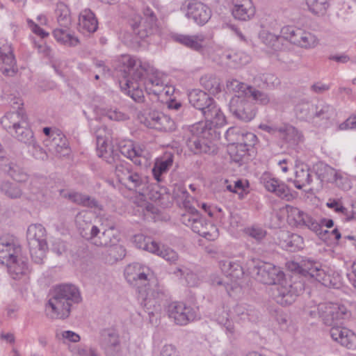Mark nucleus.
<instances>
[{
	"instance_id": "obj_1",
	"label": "nucleus",
	"mask_w": 356,
	"mask_h": 356,
	"mask_svg": "<svg viewBox=\"0 0 356 356\" xmlns=\"http://www.w3.org/2000/svg\"><path fill=\"white\" fill-rule=\"evenodd\" d=\"M120 63L123 72L121 88L135 102H143V88L149 94L159 95L161 92L162 81L154 76L153 68L148 63L130 55H122Z\"/></svg>"
},
{
	"instance_id": "obj_2",
	"label": "nucleus",
	"mask_w": 356,
	"mask_h": 356,
	"mask_svg": "<svg viewBox=\"0 0 356 356\" xmlns=\"http://www.w3.org/2000/svg\"><path fill=\"white\" fill-rule=\"evenodd\" d=\"M202 115L205 122L192 127V136L187 140L186 145L195 154H213L216 151L215 141L220 138L218 129L226 124V117L215 101L203 111Z\"/></svg>"
},
{
	"instance_id": "obj_3",
	"label": "nucleus",
	"mask_w": 356,
	"mask_h": 356,
	"mask_svg": "<svg viewBox=\"0 0 356 356\" xmlns=\"http://www.w3.org/2000/svg\"><path fill=\"white\" fill-rule=\"evenodd\" d=\"M96 154L109 164L115 165V173L119 182L129 191L138 193L147 186V181L139 172L134 170L131 165L120 160L118 150H114L108 143L109 134L106 127L96 131Z\"/></svg>"
},
{
	"instance_id": "obj_4",
	"label": "nucleus",
	"mask_w": 356,
	"mask_h": 356,
	"mask_svg": "<svg viewBox=\"0 0 356 356\" xmlns=\"http://www.w3.org/2000/svg\"><path fill=\"white\" fill-rule=\"evenodd\" d=\"M256 279L268 285H275L273 297L275 301L281 305L292 304L297 297L296 291L291 284H287L285 274L280 267L271 263L260 262L254 267Z\"/></svg>"
},
{
	"instance_id": "obj_5",
	"label": "nucleus",
	"mask_w": 356,
	"mask_h": 356,
	"mask_svg": "<svg viewBox=\"0 0 356 356\" xmlns=\"http://www.w3.org/2000/svg\"><path fill=\"white\" fill-rule=\"evenodd\" d=\"M82 298L78 288L74 284H63L54 287L45 305V314L49 319H66L74 304Z\"/></svg>"
},
{
	"instance_id": "obj_6",
	"label": "nucleus",
	"mask_w": 356,
	"mask_h": 356,
	"mask_svg": "<svg viewBox=\"0 0 356 356\" xmlns=\"http://www.w3.org/2000/svg\"><path fill=\"white\" fill-rule=\"evenodd\" d=\"M1 124L19 141L26 145L33 143V133L29 127L28 117L22 109L7 113L1 118Z\"/></svg>"
},
{
	"instance_id": "obj_7",
	"label": "nucleus",
	"mask_w": 356,
	"mask_h": 356,
	"mask_svg": "<svg viewBox=\"0 0 356 356\" xmlns=\"http://www.w3.org/2000/svg\"><path fill=\"white\" fill-rule=\"evenodd\" d=\"M296 270L305 277L312 278L326 287L339 288L341 286L339 273L332 274L322 268L321 264L310 259L301 261L300 264H293Z\"/></svg>"
},
{
	"instance_id": "obj_8",
	"label": "nucleus",
	"mask_w": 356,
	"mask_h": 356,
	"mask_svg": "<svg viewBox=\"0 0 356 356\" xmlns=\"http://www.w3.org/2000/svg\"><path fill=\"white\" fill-rule=\"evenodd\" d=\"M181 221L199 235L209 241H214L218 236V228L204 218L197 209L190 207L181 217Z\"/></svg>"
},
{
	"instance_id": "obj_9",
	"label": "nucleus",
	"mask_w": 356,
	"mask_h": 356,
	"mask_svg": "<svg viewBox=\"0 0 356 356\" xmlns=\"http://www.w3.org/2000/svg\"><path fill=\"white\" fill-rule=\"evenodd\" d=\"M282 36L291 43L304 49H313L318 44L317 37L311 32L292 26L281 29Z\"/></svg>"
},
{
	"instance_id": "obj_10",
	"label": "nucleus",
	"mask_w": 356,
	"mask_h": 356,
	"mask_svg": "<svg viewBox=\"0 0 356 356\" xmlns=\"http://www.w3.org/2000/svg\"><path fill=\"white\" fill-rule=\"evenodd\" d=\"M318 314L323 323L328 326L333 327L342 319L348 318L350 313L343 305L336 303H321L317 307Z\"/></svg>"
},
{
	"instance_id": "obj_11",
	"label": "nucleus",
	"mask_w": 356,
	"mask_h": 356,
	"mask_svg": "<svg viewBox=\"0 0 356 356\" xmlns=\"http://www.w3.org/2000/svg\"><path fill=\"white\" fill-rule=\"evenodd\" d=\"M138 119L141 123L151 129L162 131L175 129V124L171 118L157 111H145L138 115Z\"/></svg>"
},
{
	"instance_id": "obj_12",
	"label": "nucleus",
	"mask_w": 356,
	"mask_h": 356,
	"mask_svg": "<svg viewBox=\"0 0 356 356\" xmlns=\"http://www.w3.org/2000/svg\"><path fill=\"white\" fill-rule=\"evenodd\" d=\"M229 111L233 115L243 122H250L256 115L255 106L245 95H234L229 103Z\"/></svg>"
},
{
	"instance_id": "obj_13",
	"label": "nucleus",
	"mask_w": 356,
	"mask_h": 356,
	"mask_svg": "<svg viewBox=\"0 0 356 356\" xmlns=\"http://www.w3.org/2000/svg\"><path fill=\"white\" fill-rule=\"evenodd\" d=\"M155 7L145 6L143 8V17L139 23L135 22L131 24L134 33L140 38H145L149 35L154 34L158 31V19L155 13Z\"/></svg>"
},
{
	"instance_id": "obj_14",
	"label": "nucleus",
	"mask_w": 356,
	"mask_h": 356,
	"mask_svg": "<svg viewBox=\"0 0 356 356\" xmlns=\"http://www.w3.org/2000/svg\"><path fill=\"white\" fill-rule=\"evenodd\" d=\"M168 315L177 325H186L196 318L195 310L182 302H172L167 308Z\"/></svg>"
},
{
	"instance_id": "obj_15",
	"label": "nucleus",
	"mask_w": 356,
	"mask_h": 356,
	"mask_svg": "<svg viewBox=\"0 0 356 356\" xmlns=\"http://www.w3.org/2000/svg\"><path fill=\"white\" fill-rule=\"evenodd\" d=\"M186 17L198 25L205 24L211 17V10L204 3L197 0L186 1Z\"/></svg>"
},
{
	"instance_id": "obj_16",
	"label": "nucleus",
	"mask_w": 356,
	"mask_h": 356,
	"mask_svg": "<svg viewBox=\"0 0 356 356\" xmlns=\"http://www.w3.org/2000/svg\"><path fill=\"white\" fill-rule=\"evenodd\" d=\"M149 287L145 288L146 297L141 302V305L149 314H153L154 312L160 309V302L164 293L162 289L158 285L156 280H150Z\"/></svg>"
},
{
	"instance_id": "obj_17",
	"label": "nucleus",
	"mask_w": 356,
	"mask_h": 356,
	"mask_svg": "<svg viewBox=\"0 0 356 356\" xmlns=\"http://www.w3.org/2000/svg\"><path fill=\"white\" fill-rule=\"evenodd\" d=\"M146 271L148 269L138 263L128 265L124 270V277L131 285L142 289L149 284L150 280Z\"/></svg>"
},
{
	"instance_id": "obj_18",
	"label": "nucleus",
	"mask_w": 356,
	"mask_h": 356,
	"mask_svg": "<svg viewBox=\"0 0 356 356\" xmlns=\"http://www.w3.org/2000/svg\"><path fill=\"white\" fill-rule=\"evenodd\" d=\"M101 346L106 356H118L121 351V343L118 332L112 328L102 330Z\"/></svg>"
},
{
	"instance_id": "obj_19",
	"label": "nucleus",
	"mask_w": 356,
	"mask_h": 356,
	"mask_svg": "<svg viewBox=\"0 0 356 356\" xmlns=\"http://www.w3.org/2000/svg\"><path fill=\"white\" fill-rule=\"evenodd\" d=\"M219 266L226 276V279L231 282V289H236L239 281L243 277L244 271L241 265L232 259H225L219 261Z\"/></svg>"
},
{
	"instance_id": "obj_20",
	"label": "nucleus",
	"mask_w": 356,
	"mask_h": 356,
	"mask_svg": "<svg viewBox=\"0 0 356 356\" xmlns=\"http://www.w3.org/2000/svg\"><path fill=\"white\" fill-rule=\"evenodd\" d=\"M21 253V246L10 237L0 238V262L8 265L16 261Z\"/></svg>"
},
{
	"instance_id": "obj_21",
	"label": "nucleus",
	"mask_w": 356,
	"mask_h": 356,
	"mask_svg": "<svg viewBox=\"0 0 356 356\" xmlns=\"http://www.w3.org/2000/svg\"><path fill=\"white\" fill-rule=\"evenodd\" d=\"M260 181L268 191L273 193L277 197L287 201L293 199L294 197L288 186L278 179L271 177L269 174H263Z\"/></svg>"
},
{
	"instance_id": "obj_22",
	"label": "nucleus",
	"mask_w": 356,
	"mask_h": 356,
	"mask_svg": "<svg viewBox=\"0 0 356 356\" xmlns=\"http://www.w3.org/2000/svg\"><path fill=\"white\" fill-rule=\"evenodd\" d=\"M231 11L235 19L247 22L254 17L256 8L252 0H232Z\"/></svg>"
},
{
	"instance_id": "obj_23",
	"label": "nucleus",
	"mask_w": 356,
	"mask_h": 356,
	"mask_svg": "<svg viewBox=\"0 0 356 356\" xmlns=\"http://www.w3.org/2000/svg\"><path fill=\"white\" fill-rule=\"evenodd\" d=\"M279 245L284 249L295 252L303 248L304 240L297 234L291 233L286 230H280L277 233Z\"/></svg>"
},
{
	"instance_id": "obj_24",
	"label": "nucleus",
	"mask_w": 356,
	"mask_h": 356,
	"mask_svg": "<svg viewBox=\"0 0 356 356\" xmlns=\"http://www.w3.org/2000/svg\"><path fill=\"white\" fill-rule=\"evenodd\" d=\"M50 139H44V145L47 151L55 155L65 156L70 150L66 137L61 133H54Z\"/></svg>"
},
{
	"instance_id": "obj_25",
	"label": "nucleus",
	"mask_w": 356,
	"mask_h": 356,
	"mask_svg": "<svg viewBox=\"0 0 356 356\" xmlns=\"http://www.w3.org/2000/svg\"><path fill=\"white\" fill-rule=\"evenodd\" d=\"M334 112L332 105L325 102H318L314 104L313 124L315 126L327 127Z\"/></svg>"
},
{
	"instance_id": "obj_26",
	"label": "nucleus",
	"mask_w": 356,
	"mask_h": 356,
	"mask_svg": "<svg viewBox=\"0 0 356 356\" xmlns=\"http://www.w3.org/2000/svg\"><path fill=\"white\" fill-rule=\"evenodd\" d=\"M0 71L8 76H13L17 72L16 61L11 49V47L4 45L0 47Z\"/></svg>"
},
{
	"instance_id": "obj_27",
	"label": "nucleus",
	"mask_w": 356,
	"mask_h": 356,
	"mask_svg": "<svg viewBox=\"0 0 356 356\" xmlns=\"http://www.w3.org/2000/svg\"><path fill=\"white\" fill-rule=\"evenodd\" d=\"M125 248L121 244H113L104 248L101 252V259L106 264L113 265L126 256Z\"/></svg>"
},
{
	"instance_id": "obj_28",
	"label": "nucleus",
	"mask_w": 356,
	"mask_h": 356,
	"mask_svg": "<svg viewBox=\"0 0 356 356\" xmlns=\"http://www.w3.org/2000/svg\"><path fill=\"white\" fill-rule=\"evenodd\" d=\"M113 227L105 229L102 225L101 227L93 225L90 230V243L97 246H107L112 242L114 237Z\"/></svg>"
},
{
	"instance_id": "obj_29",
	"label": "nucleus",
	"mask_w": 356,
	"mask_h": 356,
	"mask_svg": "<svg viewBox=\"0 0 356 356\" xmlns=\"http://www.w3.org/2000/svg\"><path fill=\"white\" fill-rule=\"evenodd\" d=\"M188 97L189 103L196 109L201 111L202 113L214 102L207 93L199 89L190 91Z\"/></svg>"
},
{
	"instance_id": "obj_30",
	"label": "nucleus",
	"mask_w": 356,
	"mask_h": 356,
	"mask_svg": "<svg viewBox=\"0 0 356 356\" xmlns=\"http://www.w3.org/2000/svg\"><path fill=\"white\" fill-rule=\"evenodd\" d=\"M6 266H7L8 273L13 279L21 280L24 278V280H26L28 279L30 270L26 259L18 257L16 261L10 262V264Z\"/></svg>"
},
{
	"instance_id": "obj_31",
	"label": "nucleus",
	"mask_w": 356,
	"mask_h": 356,
	"mask_svg": "<svg viewBox=\"0 0 356 356\" xmlns=\"http://www.w3.org/2000/svg\"><path fill=\"white\" fill-rule=\"evenodd\" d=\"M312 175L310 169L307 164L300 163L295 166V179L293 184L298 189L309 186L312 184Z\"/></svg>"
},
{
	"instance_id": "obj_32",
	"label": "nucleus",
	"mask_w": 356,
	"mask_h": 356,
	"mask_svg": "<svg viewBox=\"0 0 356 356\" xmlns=\"http://www.w3.org/2000/svg\"><path fill=\"white\" fill-rule=\"evenodd\" d=\"M173 163V156L170 154L157 159L152 170L154 179L158 181H162V175L169 170Z\"/></svg>"
},
{
	"instance_id": "obj_33",
	"label": "nucleus",
	"mask_w": 356,
	"mask_h": 356,
	"mask_svg": "<svg viewBox=\"0 0 356 356\" xmlns=\"http://www.w3.org/2000/svg\"><path fill=\"white\" fill-rule=\"evenodd\" d=\"M176 42L195 51H200L202 48V43L204 41V36L202 34L184 35L177 34L174 36Z\"/></svg>"
},
{
	"instance_id": "obj_34",
	"label": "nucleus",
	"mask_w": 356,
	"mask_h": 356,
	"mask_svg": "<svg viewBox=\"0 0 356 356\" xmlns=\"http://www.w3.org/2000/svg\"><path fill=\"white\" fill-rule=\"evenodd\" d=\"M28 245L43 244L47 243L45 228L41 224H34L27 229Z\"/></svg>"
},
{
	"instance_id": "obj_35",
	"label": "nucleus",
	"mask_w": 356,
	"mask_h": 356,
	"mask_svg": "<svg viewBox=\"0 0 356 356\" xmlns=\"http://www.w3.org/2000/svg\"><path fill=\"white\" fill-rule=\"evenodd\" d=\"M314 104L308 101H300L295 106L294 112L296 118L301 121L313 124Z\"/></svg>"
},
{
	"instance_id": "obj_36",
	"label": "nucleus",
	"mask_w": 356,
	"mask_h": 356,
	"mask_svg": "<svg viewBox=\"0 0 356 356\" xmlns=\"http://www.w3.org/2000/svg\"><path fill=\"white\" fill-rule=\"evenodd\" d=\"M278 136L287 143L295 145L300 140L302 135L293 126L284 124L279 127Z\"/></svg>"
},
{
	"instance_id": "obj_37",
	"label": "nucleus",
	"mask_w": 356,
	"mask_h": 356,
	"mask_svg": "<svg viewBox=\"0 0 356 356\" xmlns=\"http://www.w3.org/2000/svg\"><path fill=\"white\" fill-rule=\"evenodd\" d=\"M120 152L122 155L131 160L137 165H142V159L145 160V156H143L144 150L140 147L135 146L131 143L129 145L120 147Z\"/></svg>"
},
{
	"instance_id": "obj_38",
	"label": "nucleus",
	"mask_w": 356,
	"mask_h": 356,
	"mask_svg": "<svg viewBox=\"0 0 356 356\" xmlns=\"http://www.w3.org/2000/svg\"><path fill=\"white\" fill-rule=\"evenodd\" d=\"M316 175L321 181L332 183L337 176V170L324 163H319L315 167Z\"/></svg>"
},
{
	"instance_id": "obj_39",
	"label": "nucleus",
	"mask_w": 356,
	"mask_h": 356,
	"mask_svg": "<svg viewBox=\"0 0 356 356\" xmlns=\"http://www.w3.org/2000/svg\"><path fill=\"white\" fill-rule=\"evenodd\" d=\"M4 170L16 181L25 182L29 179V175L24 169L15 163L10 162L6 165Z\"/></svg>"
},
{
	"instance_id": "obj_40",
	"label": "nucleus",
	"mask_w": 356,
	"mask_h": 356,
	"mask_svg": "<svg viewBox=\"0 0 356 356\" xmlns=\"http://www.w3.org/2000/svg\"><path fill=\"white\" fill-rule=\"evenodd\" d=\"M57 22L61 28L69 29L72 24V18L69 8L63 3L57 4L56 9Z\"/></svg>"
},
{
	"instance_id": "obj_41",
	"label": "nucleus",
	"mask_w": 356,
	"mask_h": 356,
	"mask_svg": "<svg viewBox=\"0 0 356 356\" xmlns=\"http://www.w3.org/2000/svg\"><path fill=\"white\" fill-rule=\"evenodd\" d=\"M133 243L139 249H143L152 253L158 251V243L143 234H138L134 235L133 237Z\"/></svg>"
},
{
	"instance_id": "obj_42",
	"label": "nucleus",
	"mask_w": 356,
	"mask_h": 356,
	"mask_svg": "<svg viewBox=\"0 0 356 356\" xmlns=\"http://www.w3.org/2000/svg\"><path fill=\"white\" fill-rule=\"evenodd\" d=\"M200 83L212 95H216L220 92V79L216 76L211 74L204 75L200 78Z\"/></svg>"
},
{
	"instance_id": "obj_43",
	"label": "nucleus",
	"mask_w": 356,
	"mask_h": 356,
	"mask_svg": "<svg viewBox=\"0 0 356 356\" xmlns=\"http://www.w3.org/2000/svg\"><path fill=\"white\" fill-rule=\"evenodd\" d=\"M326 206L332 209L334 212L344 216L346 221H350L354 219L353 209L350 211H348V209L343 206L342 201L339 199H329L326 203Z\"/></svg>"
},
{
	"instance_id": "obj_44",
	"label": "nucleus",
	"mask_w": 356,
	"mask_h": 356,
	"mask_svg": "<svg viewBox=\"0 0 356 356\" xmlns=\"http://www.w3.org/2000/svg\"><path fill=\"white\" fill-rule=\"evenodd\" d=\"M68 29L65 28L56 29L53 31V35L58 42L69 46H75L78 44L79 40L73 36L68 31Z\"/></svg>"
},
{
	"instance_id": "obj_45",
	"label": "nucleus",
	"mask_w": 356,
	"mask_h": 356,
	"mask_svg": "<svg viewBox=\"0 0 356 356\" xmlns=\"http://www.w3.org/2000/svg\"><path fill=\"white\" fill-rule=\"evenodd\" d=\"M309 10L314 15L323 16L330 6L329 0H306Z\"/></svg>"
},
{
	"instance_id": "obj_46",
	"label": "nucleus",
	"mask_w": 356,
	"mask_h": 356,
	"mask_svg": "<svg viewBox=\"0 0 356 356\" xmlns=\"http://www.w3.org/2000/svg\"><path fill=\"white\" fill-rule=\"evenodd\" d=\"M29 247L32 260L38 264H42L48 250L47 243L29 245Z\"/></svg>"
},
{
	"instance_id": "obj_47",
	"label": "nucleus",
	"mask_w": 356,
	"mask_h": 356,
	"mask_svg": "<svg viewBox=\"0 0 356 356\" xmlns=\"http://www.w3.org/2000/svg\"><path fill=\"white\" fill-rule=\"evenodd\" d=\"M297 227H306L318 235H321L323 233L321 224L307 213L303 215L302 220H300V225Z\"/></svg>"
},
{
	"instance_id": "obj_48",
	"label": "nucleus",
	"mask_w": 356,
	"mask_h": 356,
	"mask_svg": "<svg viewBox=\"0 0 356 356\" xmlns=\"http://www.w3.org/2000/svg\"><path fill=\"white\" fill-rule=\"evenodd\" d=\"M173 195L175 197L182 200L184 207L186 211L188 210L190 207H194V206L192 205L193 198L189 195L185 186L181 185L177 186L173 191Z\"/></svg>"
},
{
	"instance_id": "obj_49",
	"label": "nucleus",
	"mask_w": 356,
	"mask_h": 356,
	"mask_svg": "<svg viewBox=\"0 0 356 356\" xmlns=\"http://www.w3.org/2000/svg\"><path fill=\"white\" fill-rule=\"evenodd\" d=\"M75 222L81 235L86 237L88 234L87 230L89 228V213L88 211L83 210L77 213Z\"/></svg>"
},
{
	"instance_id": "obj_50",
	"label": "nucleus",
	"mask_w": 356,
	"mask_h": 356,
	"mask_svg": "<svg viewBox=\"0 0 356 356\" xmlns=\"http://www.w3.org/2000/svg\"><path fill=\"white\" fill-rule=\"evenodd\" d=\"M286 211L287 213V220L293 226L298 227L300 222L302 220L303 215L306 213L297 207L286 205Z\"/></svg>"
},
{
	"instance_id": "obj_51",
	"label": "nucleus",
	"mask_w": 356,
	"mask_h": 356,
	"mask_svg": "<svg viewBox=\"0 0 356 356\" xmlns=\"http://www.w3.org/2000/svg\"><path fill=\"white\" fill-rule=\"evenodd\" d=\"M0 189L3 193L10 198H18L22 194V190L17 185L8 181L1 184Z\"/></svg>"
},
{
	"instance_id": "obj_52",
	"label": "nucleus",
	"mask_w": 356,
	"mask_h": 356,
	"mask_svg": "<svg viewBox=\"0 0 356 356\" xmlns=\"http://www.w3.org/2000/svg\"><path fill=\"white\" fill-rule=\"evenodd\" d=\"M229 155L232 161L238 165H241L243 159L248 156V149L241 148L239 145L229 147Z\"/></svg>"
},
{
	"instance_id": "obj_53",
	"label": "nucleus",
	"mask_w": 356,
	"mask_h": 356,
	"mask_svg": "<svg viewBox=\"0 0 356 356\" xmlns=\"http://www.w3.org/2000/svg\"><path fill=\"white\" fill-rule=\"evenodd\" d=\"M332 184L345 191H348L352 188V183L348 176L340 170L337 171V176Z\"/></svg>"
},
{
	"instance_id": "obj_54",
	"label": "nucleus",
	"mask_w": 356,
	"mask_h": 356,
	"mask_svg": "<svg viewBox=\"0 0 356 356\" xmlns=\"http://www.w3.org/2000/svg\"><path fill=\"white\" fill-rule=\"evenodd\" d=\"M244 130L238 127H230L225 132V138L227 142L230 144V146L238 145L239 142L241 141L242 139V134Z\"/></svg>"
},
{
	"instance_id": "obj_55",
	"label": "nucleus",
	"mask_w": 356,
	"mask_h": 356,
	"mask_svg": "<svg viewBox=\"0 0 356 356\" xmlns=\"http://www.w3.org/2000/svg\"><path fill=\"white\" fill-rule=\"evenodd\" d=\"M227 88L229 90L238 92V95H248V88L250 86H248L244 83H242L236 79H232L227 81Z\"/></svg>"
},
{
	"instance_id": "obj_56",
	"label": "nucleus",
	"mask_w": 356,
	"mask_h": 356,
	"mask_svg": "<svg viewBox=\"0 0 356 356\" xmlns=\"http://www.w3.org/2000/svg\"><path fill=\"white\" fill-rule=\"evenodd\" d=\"M153 253L171 263L175 262L178 259V254L175 250L164 245L160 247L158 245V251L153 252Z\"/></svg>"
},
{
	"instance_id": "obj_57",
	"label": "nucleus",
	"mask_w": 356,
	"mask_h": 356,
	"mask_svg": "<svg viewBox=\"0 0 356 356\" xmlns=\"http://www.w3.org/2000/svg\"><path fill=\"white\" fill-rule=\"evenodd\" d=\"M241 137V141L238 143L241 148L249 150L250 147L256 144L257 138L253 133L243 131Z\"/></svg>"
},
{
	"instance_id": "obj_58",
	"label": "nucleus",
	"mask_w": 356,
	"mask_h": 356,
	"mask_svg": "<svg viewBox=\"0 0 356 356\" xmlns=\"http://www.w3.org/2000/svg\"><path fill=\"white\" fill-rule=\"evenodd\" d=\"M78 30L83 34L89 33V10L85 9L79 16Z\"/></svg>"
},
{
	"instance_id": "obj_59",
	"label": "nucleus",
	"mask_w": 356,
	"mask_h": 356,
	"mask_svg": "<svg viewBox=\"0 0 356 356\" xmlns=\"http://www.w3.org/2000/svg\"><path fill=\"white\" fill-rule=\"evenodd\" d=\"M260 38L266 46L273 49H276L279 46L278 38L273 33L263 32L260 35Z\"/></svg>"
},
{
	"instance_id": "obj_60",
	"label": "nucleus",
	"mask_w": 356,
	"mask_h": 356,
	"mask_svg": "<svg viewBox=\"0 0 356 356\" xmlns=\"http://www.w3.org/2000/svg\"><path fill=\"white\" fill-rule=\"evenodd\" d=\"M346 332L345 337L339 343L348 349H356V334L350 330Z\"/></svg>"
},
{
	"instance_id": "obj_61",
	"label": "nucleus",
	"mask_w": 356,
	"mask_h": 356,
	"mask_svg": "<svg viewBox=\"0 0 356 356\" xmlns=\"http://www.w3.org/2000/svg\"><path fill=\"white\" fill-rule=\"evenodd\" d=\"M248 95L252 97L255 101L264 105L267 104L270 101L268 96L266 93L256 90L252 87L248 88Z\"/></svg>"
},
{
	"instance_id": "obj_62",
	"label": "nucleus",
	"mask_w": 356,
	"mask_h": 356,
	"mask_svg": "<svg viewBox=\"0 0 356 356\" xmlns=\"http://www.w3.org/2000/svg\"><path fill=\"white\" fill-rule=\"evenodd\" d=\"M64 196L78 204H82L83 206H88L89 204V197L83 195L81 193L72 192L66 193Z\"/></svg>"
},
{
	"instance_id": "obj_63",
	"label": "nucleus",
	"mask_w": 356,
	"mask_h": 356,
	"mask_svg": "<svg viewBox=\"0 0 356 356\" xmlns=\"http://www.w3.org/2000/svg\"><path fill=\"white\" fill-rule=\"evenodd\" d=\"M348 330L349 329L345 327L339 326L337 324L331 327L330 330V334L332 339L334 341L339 343L341 341V339H343V338L345 337L344 335L346 334V331Z\"/></svg>"
},
{
	"instance_id": "obj_64",
	"label": "nucleus",
	"mask_w": 356,
	"mask_h": 356,
	"mask_svg": "<svg viewBox=\"0 0 356 356\" xmlns=\"http://www.w3.org/2000/svg\"><path fill=\"white\" fill-rule=\"evenodd\" d=\"M266 87H275L280 84L278 78L273 74L266 73L258 76Z\"/></svg>"
}]
</instances>
